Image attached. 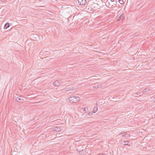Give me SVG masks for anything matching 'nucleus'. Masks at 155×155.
<instances>
[{
  "label": "nucleus",
  "instance_id": "nucleus-1",
  "mask_svg": "<svg viewBox=\"0 0 155 155\" xmlns=\"http://www.w3.org/2000/svg\"><path fill=\"white\" fill-rule=\"evenodd\" d=\"M70 102L71 103H75L79 102L80 99L78 97L75 96L70 97L68 99Z\"/></svg>",
  "mask_w": 155,
  "mask_h": 155
},
{
  "label": "nucleus",
  "instance_id": "nucleus-2",
  "mask_svg": "<svg viewBox=\"0 0 155 155\" xmlns=\"http://www.w3.org/2000/svg\"><path fill=\"white\" fill-rule=\"evenodd\" d=\"M25 98L24 97L22 96H20L17 97H14V99H15V100L18 102H23Z\"/></svg>",
  "mask_w": 155,
  "mask_h": 155
},
{
  "label": "nucleus",
  "instance_id": "nucleus-3",
  "mask_svg": "<svg viewBox=\"0 0 155 155\" xmlns=\"http://www.w3.org/2000/svg\"><path fill=\"white\" fill-rule=\"evenodd\" d=\"M62 130V127H55L53 128V130L57 132H59L61 131Z\"/></svg>",
  "mask_w": 155,
  "mask_h": 155
},
{
  "label": "nucleus",
  "instance_id": "nucleus-4",
  "mask_svg": "<svg viewBox=\"0 0 155 155\" xmlns=\"http://www.w3.org/2000/svg\"><path fill=\"white\" fill-rule=\"evenodd\" d=\"M78 3L80 5H84L86 3V0H78Z\"/></svg>",
  "mask_w": 155,
  "mask_h": 155
},
{
  "label": "nucleus",
  "instance_id": "nucleus-5",
  "mask_svg": "<svg viewBox=\"0 0 155 155\" xmlns=\"http://www.w3.org/2000/svg\"><path fill=\"white\" fill-rule=\"evenodd\" d=\"M124 13H122L121 15L118 18L117 20L118 21H122L124 18Z\"/></svg>",
  "mask_w": 155,
  "mask_h": 155
},
{
  "label": "nucleus",
  "instance_id": "nucleus-6",
  "mask_svg": "<svg viewBox=\"0 0 155 155\" xmlns=\"http://www.w3.org/2000/svg\"><path fill=\"white\" fill-rule=\"evenodd\" d=\"M97 4L99 6L100 8L102 7L104 5V3L103 2L102 0H100L99 1L97 2Z\"/></svg>",
  "mask_w": 155,
  "mask_h": 155
},
{
  "label": "nucleus",
  "instance_id": "nucleus-7",
  "mask_svg": "<svg viewBox=\"0 0 155 155\" xmlns=\"http://www.w3.org/2000/svg\"><path fill=\"white\" fill-rule=\"evenodd\" d=\"M74 89V87L71 86H68L65 88V90L66 91H72Z\"/></svg>",
  "mask_w": 155,
  "mask_h": 155
},
{
  "label": "nucleus",
  "instance_id": "nucleus-8",
  "mask_svg": "<svg viewBox=\"0 0 155 155\" xmlns=\"http://www.w3.org/2000/svg\"><path fill=\"white\" fill-rule=\"evenodd\" d=\"M61 83V81H57L54 82L53 84L54 86H58Z\"/></svg>",
  "mask_w": 155,
  "mask_h": 155
},
{
  "label": "nucleus",
  "instance_id": "nucleus-9",
  "mask_svg": "<svg viewBox=\"0 0 155 155\" xmlns=\"http://www.w3.org/2000/svg\"><path fill=\"white\" fill-rule=\"evenodd\" d=\"M150 91V89L149 88H146L143 89L142 92L143 93H147Z\"/></svg>",
  "mask_w": 155,
  "mask_h": 155
},
{
  "label": "nucleus",
  "instance_id": "nucleus-10",
  "mask_svg": "<svg viewBox=\"0 0 155 155\" xmlns=\"http://www.w3.org/2000/svg\"><path fill=\"white\" fill-rule=\"evenodd\" d=\"M130 142L128 141H124L123 142H122V143L123 144L126 145H128L129 146H130V144H129V143Z\"/></svg>",
  "mask_w": 155,
  "mask_h": 155
},
{
  "label": "nucleus",
  "instance_id": "nucleus-11",
  "mask_svg": "<svg viewBox=\"0 0 155 155\" xmlns=\"http://www.w3.org/2000/svg\"><path fill=\"white\" fill-rule=\"evenodd\" d=\"M9 26H10V25H9V23H6L5 24V25H4V28L5 29H6L7 28H8L9 27Z\"/></svg>",
  "mask_w": 155,
  "mask_h": 155
},
{
  "label": "nucleus",
  "instance_id": "nucleus-12",
  "mask_svg": "<svg viewBox=\"0 0 155 155\" xmlns=\"http://www.w3.org/2000/svg\"><path fill=\"white\" fill-rule=\"evenodd\" d=\"M97 107L95 106L94 107V108H93V110L92 111V112H93V113H95L96 112V111H97Z\"/></svg>",
  "mask_w": 155,
  "mask_h": 155
},
{
  "label": "nucleus",
  "instance_id": "nucleus-13",
  "mask_svg": "<svg viewBox=\"0 0 155 155\" xmlns=\"http://www.w3.org/2000/svg\"><path fill=\"white\" fill-rule=\"evenodd\" d=\"M127 134V133L126 132H124L123 133L122 132L120 134L118 135L120 136L122 135V137H123L124 136H125V135H126Z\"/></svg>",
  "mask_w": 155,
  "mask_h": 155
},
{
  "label": "nucleus",
  "instance_id": "nucleus-14",
  "mask_svg": "<svg viewBox=\"0 0 155 155\" xmlns=\"http://www.w3.org/2000/svg\"><path fill=\"white\" fill-rule=\"evenodd\" d=\"M83 111L85 113L87 112L88 111V109L87 108H82Z\"/></svg>",
  "mask_w": 155,
  "mask_h": 155
},
{
  "label": "nucleus",
  "instance_id": "nucleus-15",
  "mask_svg": "<svg viewBox=\"0 0 155 155\" xmlns=\"http://www.w3.org/2000/svg\"><path fill=\"white\" fill-rule=\"evenodd\" d=\"M150 100L151 101L155 102V97H152L150 98Z\"/></svg>",
  "mask_w": 155,
  "mask_h": 155
},
{
  "label": "nucleus",
  "instance_id": "nucleus-16",
  "mask_svg": "<svg viewBox=\"0 0 155 155\" xmlns=\"http://www.w3.org/2000/svg\"><path fill=\"white\" fill-rule=\"evenodd\" d=\"M109 4V5H108L109 6H110V8H112V6H113V5H110V2H108V1L107 0L105 4Z\"/></svg>",
  "mask_w": 155,
  "mask_h": 155
},
{
  "label": "nucleus",
  "instance_id": "nucleus-17",
  "mask_svg": "<svg viewBox=\"0 0 155 155\" xmlns=\"http://www.w3.org/2000/svg\"><path fill=\"white\" fill-rule=\"evenodd\" d=\"M119 2L122 5L124 3V2L123 0H119Z\"/></svg>",
  "mask_w": 155,
  "mask_h": 155
},
{
  "label": "nucleus",
  "instance_id": "nucleus-18",
  "mask_svg": "<svg viewBox=\"0 0 155 155\" xmlns=\"http://www.w3.org/2000/svg\"><path fill=\"white\" fill-rule=\"evenodd\" d=\"M140 94V93H139L138 92H137V93H135V94H134L133 95V96H136L137 95H138V94Z\"/></svg>",
  "mask_w": 155,
  "mask_h": 155
},
{
  "label": "nucleus",
  "instance_id": "nucleus-19",
  "mask_svg": "<svg viewBox=\"0 0 155 155\" xmlns=\"http://www.w3.org/2000/svg\"><path fill=\"white\" fill-rule=\"evenodd\" d=\"M99 87L97 85L93 87V89H95V88L96 89L97 88H98Z\"/></svg>",
  "mask_w": 155,
  "mask_h": 155
},
{
  "label": "nucleus",
  "instance_id": "nucleus-20",
  "mask_svg": "<svg viewBox=\"0 0 155 155\" xmlns=\"http://www.w3.org/2000/svg\"><path fill=\"white\" fill-rule=\"evenodd\" d=\"M107 153H100L98 154H97V155H107Z\"/></svg>",
  "mask_w": 155,
  "mask_h": 155
},
{
  "label": "nucleus",
  "instance_id": "nucleus-21",
  "mask_svg": "<svg viewBox=\"0 0 155 155\" xmlns=\"http://www.w3.org/2000/svg\"><path fill=\"white\" fill-rule=\"evenodd\" d=\"M92 112H89L88 113V115H91L92 114H93Z\"/></svg>",
  "mask_w": 155,
  "mask_h": 155
},
{
  "label": "nucleus",
  "instance_id": "nucleus-22",
  "mask_svg": "<svg viewBox=\"0 0 155 155\" xmlns=\"http://www.w3.org/2000/svg\"><path fill=\"white\" fill-rule=\"evenodd\" d=\"M2 2H4L6 1L7 0H1Z\"/></svg>",
  "mask_w": 155,
  "mask_h": 155
},
{
  "label": "nucleus",
  "instance_id": "nucleus-23",
  "mask_svg": "<svg viewBox=\"0 0 155 155\" xmlns=\"http://www.w3.org/2000/svg\"><path fill=\"white\" fill-rule=\"evenodd\" d=\"M110 1L111 2H114V0H110Z\"/></svg>",
  "mask_w": 155,
  "mask_h": 155
},
{
  "label": "nucleus",
  "instance_id": "nucleus-24",
  "mask_svg": "<svg viewBox=\"0 0 155 155\" xmlns=\"http://www.w3.org/2000/svg\"><path fill=\"white\" fill-rule=\"evenodd\" d=\"M154 124H155V122H154Z\"/></svg>",
  "mask_w": 155,
  "mask_h": 155
}]
</instances>
